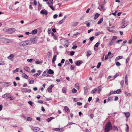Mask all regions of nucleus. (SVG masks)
<instances>
[{"instance_id":"obj_1","label":"nucleus","mask_w":132,"mask_h":132,"mask_svg":"<svg viewBox=\"0 0 132 132\" xmlns=\"http://www.w3.org/2000/svg\"><path fill=\"white\" fill-rule=\"evenodd\" d=\"M36 42L34 39H30L27 40L22 41L19 43V45L21 47H24L27 45H32Z\"/></svg>"},{"instance_id":"obj_2","label":"nucleus","mask_w":132,"mask_h":132,"mask_svg":"<svg viewBox=\"0 0 132 132\" xmlns=\"http://www.w3.org/2000/svg\"><path fill=\"white\" fill-rule=\"evenodd\" d=\"M113 127L111 123L108 122L106 124L104 129V132H108L112 129Z\"/></svg>"},{"instance_id":"obj_3","label":"nucleus","mask_w":132,"mask_h":132,"mask_svg":"<svg viewBox=\"0 0 132 132\" xmlns=\"http://www.w3.org/2000/svg\"><path fill=\"white\" fill-rule=\"evenodd\" d=\"M31 129L34 132H37L40 130V128L37 127H32L31 128Z\"/></svg>"},{"instance_id":"obj_4","label":"nucleus","mask_w":132,"mask_h":132,"mask_svg":"<svg viewBox=\"0 0 132 132\" xmlns=\"http://www.w3.org/2000/svg\"><path fill=\"white\" fill-rule=\"evenodd\" d=\"M14 56L15 55L14 54H11L7 57V59H8L10 60L11 61H13V59L14 58Z\"/></svg>"},{"instance_id":"obj_5","label":"nucleus","mask_w":132,"mask_h":132,"mask_svg":"<svg viewBox=\"0 0 132 132\" xmlns=\"http://www.w3.org/2000/svg\"><path fill=\"white\" fill-rule=\"evenodd\" d=\"M40 13L42 14H45V15H47L48 14L47 11L44 10H42L40 11Z\"/></svg>"},{"instance_id":"obj_6","label":"nucleus","mask_w":132,"mask_h":132,"mask_svg":"<svg viewBox=\"0 0 132 132\" xmlns=\"http://www.w3.org/2000/svg\"><path fill=\"white\" fill-rule=\"evenodd\" d=\"M9 34H12L15 32L16 30L14 28H9Z\"/></svg>"},{"instance_id":"obj_7","label":"nucleus","mask_w":132,"mask_h":132,"mask_svg":"<svg viewBox=\"0 0 132 132\" xmlns=\"http://www.w3.org/2000/svg\"><path fill=\"white\" fill-rule=\"evenodd\" d=\"M51 35L53 37V38L55 40H57V37L55 35L53 32H51Z\"/></svg>"},{"instance_id":"obj_8","label":"nucleus","mask_w":132,"mask_h":132,"mask_svg":"<svg viewBox=\"0 0 132 132\" xmlns=\"http://www.w3.org/2000/svg\"><path fill=\"white\" fill-rule=\"evenodd\" d=\"M82 63V62H80V61H77L75 63V64L77 66H79Z\"/></svg>"},{"instance_id":"obj_9","label":"nucleus","mask_w":132,"mask_h":132,"mask_svg":"<svg viewBox=\"0 0 132 132\" xmlns=\"http://www.w3.org/2000/svg\"><path fill=\"white\" fill-rule=\"evenodd\" d=\"M104 8L103 5L101 4L98 7V9L100 11H101L102 10H104Z\"/></svg>"},{"instance_id":"obj_10","label":"nucleus","mask_w":132,"mask_h":132,"mask_svg":"<svg viewBox=\"0 0 132 132\" xmlns=\"http://www.w3.org/2000/svg\"><path fill=\"white\" fill-rule=\"evenodd\" d=\"M65 111L67 112L68 113L70 112L69 108L67 106H65L64 108Z\"/></svg>"},{"instance_id":"obj_11","label":"nucleus","mask_w":132,"mask_h":132,"mask_svg":"<svg viewBox=\"0 0 132 132\" xmlns=\"http://www.w3.org/2000/svg\"><path fill=\"white\" fill-rule=\"evenodd\" d=\"M65 44L64 45L65 47H67L68 46L69 42L68 40H66L64 42Z\"/></svg>"},{"instance_id":"obj_12","label":"nucleus","mask_w":132,"mask_h":132,"mask_svg":"<svg viewBox=\"0 0 132 132\" xmlns=\"http://www.w3.org/2000/svg\"><path fill=\"white\" fill-rule=\"evenodd\" d=\"M38 73L35 74L34 75V76H36L37 77L39 76L41 74V71L40 70H38Z\"/></svg>"},{"instance_id":"obj_13","label":"nucleus","mask_w":132,"mask_h":132,"mask_svg":"<svg viewBox=\"0 0 132 132\" xmlns=\"http://www.w3.org/2000/svg\"><path fill=\"white\" fill-rule=\"evenodd\" d=\"M125 84L126 85H128V82H127L128 78H127V75H126L125 76Z\"/></svg>"},{"instance_id":"obj_14","label":"nucleus","mask_w":132,"mask_h":132,"mask_svg":"<svg viewBox=\"0 0 132 132\" xmlns=\"http://www.w3.org/2000/svg\"><path fill=\"white\" fill-rule=\"evenodd\" d=\"M24 69L27 71L29 72L30 71L29 68L27 66H25L24 68Z\"/></svg>"},{"instance_id":"obj_15","label":"nucleus","mask_w":132,"mask_h":132,"mask_svg":"<svg viewBox=\"0 0 132 132\" xmlns=\"http://www.w3.org/2000/svg\"><path fill=\"white\" fill-rule=\"evenodd\" d=\"M13 42V40L12 39H8L6 38L5 42L8 43H11Z\"/></svg>"},{"instance_id":"obj_16","label":"nucleus","mask_w":132,"mask_h":132,"mask_svg":"<svg viewBox=\"0 0 132 132\" xmlns=\"http://www.w3.org/2000/svg\"><path fill=\"white\" fill-rule=\"evenodd\" d=\"M57 55H55L54 56L53 59L52 60V62L53 63H54L56 60Z\"/></svg>"},{"instance_id":"obj_17","label":"nucleus","mask_w":132,"mask_h":132,"mask_svg":"<svg viewBox=\"0 0 132 132\" xmlns=\"http://www.w3.org/2000/svg\"><path fill=\"white\" fill-rule=\"evenodd\" d=\"M124 113L126 118H128L130 116V113L129 112H124Z\"/></svg>"},{"instance_id":"obj_18","label":"nucleus","mask_w":132,"mask_h":132,"mask_svg":"<svg viewBox=\"0 0 132 132\" xmlns=\"http://www.w3.org/2000/svg\"><path fill=\"white\" fill-rule=\"evenodd\" d=\"M6 38H0V41L2 42L3 43H4L5 42V40Z\"/></svg>"},{"instance_id":"obj_19","label":"nucleus","mask_w":132,"mask_h":132,"mask_svg":"<svg viewBox=\"0 0 132 132\" xmlns=\"http://www.w3.org/2000/svg\"><path fill=\"white\" fill-rule=\"evenodd\" d=\"M22 76L24 78L26 79H28V76L24 73H23L22 75Z\"/></svg>"},{"instance_id":"obj_20","label":"nucleus","mask_w":132,"mask_h":132,"mask_svg":"<svg viewBox=\"0 0 132 132\" xmlns=\"http://www.w3.org/2000/svg\"><path fill=\"white\" fill-rule=\"evenodd\" d=\"M23 89L25 90V92H26L30 93L31 92V90L29 89L24 88Z\"/></svg>"},{"instance_id":"obj_21","label":"nucleus","mask_w":132,"mask_h":132,"mask_svg":"<svg viewBox=\"0 0 132 132\" xmlns=\"http://www.w3.org/2000/svg\"><path fill=\"white\" fill-rule=\"evenodd\" d=\"M9 95V94L8 93H6L5 94L3 95L2 96V98H5L7 97Z\"/></svg>"},{"instance_id":"obj_22","label":"nucleus","mask_w":132,"mask_h":132,"mask_svg":"<svg viewBox=\"0 0 132 132\" xmlns=\"http://www.w3.org/2000/svg\"><path fill=\"white\" fill-rule=\"evenodd\" d=\"M103 18H101L99 20V21L97 23L98 24H99L101 23L103 21Z\"/></svg>"},{"instance_id":"obj_23","label":"nucleus","mask_w":132,"mask_h":132,"mask_svg":"<svg viewBox=\"0 0 132 132\" xmlns=\"http://www.w3.org/2000/svg\"><path fill=\"white\" fill-rule=\"evenodd\" d=\"M115 42L113 40H111L108 44V45L110 46L112 45Z\"/></svg>"},{"instance_id":"obj_24","label":"nucleus","mask_w":132,"mask_h":132,"mask_svg":"<svg viewBox=\"0 0 132 132\" xmlns=\"http://www.w3.org/2000/svg\"><path fill=\"white\" fill-rule=\"evenodd\" d=\"M91 54V52L90 51H87L86 56L87 57H89Z\"/></svg>"},{"instance_id":"obj_25","label":"nucleus","mask_w":132,"mask_h":132,"mask_svg":"<svg viewBox=\"0 0 132 132\" xmlns=\"http://www.w3.org/2000/svg\"><path fill=\"white\" fill-rule=\"evenodd\" d=\"M54 119V118L53 117H51L50 118L47 119L46 121L48 122H50L51 120Z\"/></svg>"},{"instance_id":"obj_26","label":"nucleus","mask_w":132,"mask_h":132,"mask_svg":"<svg viewBox=\"0 0 132 132\" xmlns=\"http://www.w3.org/2000/svg\"><path fill=\"white\" fill-rule=\"evenodd\" d=\"M100 14L98 13H96L94 17V20H96L97 18L99 16Z\"/></svg>"},{"instance_id":"obj_27","label":"nucleus","mask_w":132,"mask_h":132,"mask_svg":"<svg viewBox=\"0 0 132 132\" xmlns=\"http://www.w3.org/2000/svg\"><path fill=\"white\" fill-rule=\"evenodd\" d=\"M111 53V52H108L107 55L105 56V60H106L108 58V56Z\"/></svg>"},{"instance_id":"obj_28","label":"nucleus","mask_w":132,"mask_h":132,"mask_svg":"<svg viewBox=\"0 0 132 132\" xmlns=\"http://www.w3.org/2000/svg\"><path fill=\"white\" fill-rule=\"evenodd\" d=\"M48 73L49 74H52L54 73V71L51 69H50L48 71Z\"/></svg>"},{"instance_id":"obj_29","label":"nucleus","mask_w":132,"mask_h":132,"mask_svg":"<svg viewBox=\"0 0 132 132\" xmlns=\"http://www.w3.org/2000/svg\"><path fill=\"white\" fill-rule=\"evenodd\" d=\"M3 30L4 31L9 33V28H5L3 29Z\"/></svg>"},{"instance_id":"obj_30","label":"nucleus","mask_w":132,"mask_h":132,"mask_svg":"<svg viewBox=\"0 0 132 132\" xmlns=\"http://www.w3.org/2000/svg\"><path fill=\"white\" fill-rule=\"evenodd\" d=\"M37 30L36 29H34L32 31L31 33L32 34H35L37 33Z\"/></svg>"},{"instance_id":"obj_31","label":"nucleus","mask_w":132,"mask_h":132,"mask_svg":"<svg viewBox=\"0 0 132 132\" xmlns=\"http://www.w3.org/2000/svg\"><path fill=\"white\" fill-rule=\"evenodd\" d=\"M127 25L128 24L127 23H123V24L121 26V28H124L127 26Z\"/></svg>"},{"instance_id":"obj_32","label":"nucleus","mask_w":132,"mask_h":132,"mask_svg":"<svg viewBox=\"0 0 132 132\" xmlns=\"http://www.w3.org/2000/svg\"><path fill=\"white\" fill-rule=\"evenodd\" d=\"M126 127L125 130L126 132H128L129 130V127L128 126L127 124H126Z\"/></svg>"},{"instance_id":"obj_33","label":"nucleus","mask_w":132,"mask_h":132,"mask_svg":"<svg viewBox=\"0 0 132 132\" xmlns=\"http://www.w3.org/2000/svg\"><path fill=\"white\" fill-rule=\"evenodd\" d=\"M64 22V19H62L59 22V24H61L63 23Z\"/></svg>"},{"instance_id":"obj_34","label":"nucleus","mask_w":132,"mask_h":132,"mask_svg":"<svg viewBox=\"0 0 132 132\" xmlns=\"http://www.w3.org/2000/svg\"><path fill=\"white\" fill-rule=\"evenodd\" d=\"M79 84L77 83L75 85V87L77 89H78L79 87Z\"/></svg>"},{"instance_id":"obj_35","label":"nucleus","mask_w":132,"mask_h":132,"mask_svg":"<svg viewBox=\"0 0 132 132\" xmlns=\"http://www.w3.org/2000/svg\"><path fill=\"white\" fill-rule=\"evenodd\" d=\"M62 92L63 93H66V89L65 87H64L62 89Z\"/></svg>"},{"instance_id":"obj_36","label":"nucleus","mask_w":132,"mask_h":132,"mask_svg":"<svg viewBox=\"0 0 132 132\" xmlns=\"http://www.w3.org/2000/svg\"><path fill=\"white\" fill-rule=\"evenodd\" d=\"M112 129L114 130H116L117 131H118V129L117 128V127L115 126H113V127Z\"/></svg>"},{"instance_id":"obj_37","label":"nucleus","mask_w":132,"mask_h":132,"mask_svg":"<svg viewBox=\"0 0 132 132\" xmlns=\"http://www.w3.org/2000/svg\"><path fill=\"white\" fill-rule=\"evenodd\" d=\"M4 61L2 60H0V65L4 64Z\"/></svg>"},{"instance_id":"obj_38","label":"nucleus","mask_w":132,"mask_h":132,"mask_svg":"<svg viewBox=\"0 0 132 132\" xmlns=\"http://www.w3.org/2000/svg\"><path fill=\"white\" fill-rule=\"evenodd\" d=\"M47 72L46 71H45L43 72V73L42 76H45L47 74Z\"/></svg>"},{"instance_id":"obj_39","label":"nucleus","mask_w":132,"mask_h":132,"mask_svg":"<svg viewBox=\"0 0 132 132\" xmlns=\"http://www.w3.org/2000/svg\"><path fill=\"white\" fill-rule=\"evenodd\" d=\"M47 90L48 92H49L50 93L52 92V88L49 87L48 88Z\"/></svg>"},{"instance_id":"obj_40","label":"nucleus","mask_w":132,"mask_h":132,"mask_svg":"<svg viewBox=\"0 0 132 132\" xmlns=\"http://www.w3.org/2000/svg\"><path fill=\"white\" fill-rule=\"evenodd\" d=\"M97 90L96 88L94 89L91 92V94H93L95 93L97 91Z\"/></svg>"},{"instance_id":"obj_41","label":"nucleus","mask_w":132,"mask_h":132,"mask_svg":"<svg viewBox=\"0 0 132 132\" xmlns=\"http://www.w3.org/2000/svg\"><path fill=\"white\" fill-rule=\"evenodd\" d=\"M123 57L122 56H119L117 57L116 58V60H119L123 58Z\"/></svg>"},{"instance_id":"obj_42","label":"nucleus","mask_w":132,"mask_h":132,"mask_svg":"<svg viewBox=\"0 0 132 132\" xmlns=\"http://www.w3.org/2000/svg\"><path fill=\"white\" fill-rule=\"evenodd\" d=\"M29 83L30 84H33L34 83V81L33 80H29Z\"/></svg>"},{"instance_id":"obj_43","label":"nucleus","mask_w":132,"mask_h":132,"mask_svg":"<svg viewBox=\"0 0 132 132\" xmlns=\"http://www.w3.org/2000/svg\"><path fill=\"white\" fill-rule=\"evenodd\" d=\"M84 24H86L87 26L89 27L90 26V24L89 22H87V21H85L84 22Z\"/></svg>"},{"instance_id":"obj_44","label":"nucleus","mask_w":132,"mask_h":132,"mask_svg":"<svg viewBox=\"0 0 132 132\" xmlns=\"http://www.w3.org/2000/svg\"><path fill=\"white\" fill-rule=\"evenodd\" d=\"M102 33H103L102 32H96L95 33V35L96 36H98L100 34H101Z\"/></svg>"},{"instance_id":"obj_45","label":"nucleus","mask_w":132,"mask_h":132,"mask_svg":"<svg viewBox=\"0 0 132 132\" xmlns=\"http://www.w3.org/2000/svg\"><path fill=\"white\" fill-rule=\"evenodd\" d=\"M28 103L30 105H31V106H33V105L34 104V103L33 102L30 101H29L28 102Z\"/></svg>"},{"instance_id":"obj_46","label":"nucleus","mask_w":132,"mask_h":132,"mask_svg":"<svg viewBox=\"0 0 132 132\" xmlns=\"http://www.w3.org/2000/svg\"><path fill=\"white\" fill-rule=\"evenodd\" d=\"M116 93L117 94H119L121 93V92L120 89H118L116 91Z\"/></svg>"},{"instance_id":"obj_47","label":"nucleus","mask_w":132,"mask_h":132,"mask_svg":"<svg viewBox=\"0 0 132 132\" xmlns=\"http://www.w3.org/2000/svg\"><path fill=\"white\" fill-rule=\"evenodd\" d=\"M19 68H17L15 70H14L13 71V73H14L18 72Z\"/></svg>"},{"instance_id":"obj_48","label":"nucleus","mask_w":132,"mask_h":132,"mask_svg":"<svg viewBox=\"0 0 132 132\" xmlns=\"http://www.w3.org/2000/svg\"><path fill=\"white\" fill-rule=\"evenodd\" d=\"M77 92V90L75 88H73L72 90V92L73 93H76Z\"/></svg>"},{"instance_id":"obj_49","label":"nucleus","mask_w":132,"mask_h":132,"mask_svg":"<svg viewBox=\"0 0 132 132\" xmlns=\"http://www.w3.org/2000/svg\"><path fill=\"white\" fill-rule=\"evenodd\" d=\"M117 37L116 36H114L113 37L112 39V40L115 42V40L117 39Z\"/></svg>"},{"instance_id":"obj_50","label":"nucleus","mask_w":132,"mask_h":132,"mask_svg":"<svg viewBox=\"0 0 132 132\" xmlns=\"http://www.w3.org/2000/svg\"><path fill=\"white\" fill-rule=\"evenodd\" d=\"M32 120V118L30 117H28L27 118V121H31Z\"/></svg>"},{"instance_id":"obj_51","label":"nucleus","mask_w":132,"mask_h":132,"mask_svg":"<svg viewBox=\"0 0 132 132\" xmlns=\"http://www.w3.org/2000/svg\"><path fill=\"white\" fill-rule=\"evenodd\" d=\"M113 99V97H109L107 99V101H109L110 100H111Z\"/></svg>"},{"instance_id":"obj_52","label":"nucleus","mask_w":132,"mask_h":132,"mask_svg":"<svg viewBox=\"0 0 132 132\" xmlns=\"http://www.w3.org/2000/svg\"><path fill=\"white\" fill-rule=\"evenodd\" d=\"M120 85H121V87H122L123 86V85L124 84V81L123 80H122L120 82Z\"/></svg>"},{"instance_id":"obj_53","label":"nucleus","mask_w":132,"mask_h":132,"mask_svg":"<svg viewBox=\"0 0 132 132\" xmlns=\"http://www.w3.org/2000/svg\"><path fill=\"white\" fill-rule=\"evenodd\" d=\"M84 94L85 95H86V94H87V91H88V90H87V89L84 88Z\"/></svg>"},{"instance_id":"obj_54","label":"nucleus","mask_w":132,"mask_h":132,"mask_svg":"<svg viewBox=\"0 0 132 132\" xmlns=\"http://www.w3.org/2000/svg\"><path fill=\"white\" fill-rule=\"evenodd\" d=\"M99 42H97L95 44L94 46L96 47H97L99 46Z\"/></svg>"},{"instance_id":"obj_55","label":"nucleus","mask_w":132,"mask_h":132,"mask_svg":"<svg viewBox=\"0 0 132 132\" xmlns=\"http://www.w3.org/2000/svg\"><path fill=\"white\" fill-rule=\"evenodd\" d=\"M7 98L9 99L10 100H13L14 99V98L13 97L10 96H9L8 97H7Z\"/></svg>"},{"instance_id":"obj_56","label":"nucleus","mask_w":132,"mask_h":132,"mask_svg":"<svg viewBox=\"0 0 132 132\" xmlns=\"http://www.w3.org/2000/svg\"><path fill=\"white\" fill-rule=\"evenodd\" d=\"M101 88V86H99L97 88L98 89V94L100 93V91H101V88Z\"/></svg>"},{"instance_id":"obj_57","label":"nucleus","mask_w":132,"mask_h":132,"mask_svg":"<svg viewBox=\"0 0 132 132\" xmlns=\"http://www.w3.org/2000/svg\"><path fill=\"white\" fill-rule=\"evenodd\" d=\"M116 65L117 66H119L121 65V64L120 63L118 62H116Z\"/></svg>"},{"instance_id":"obj_58","label":"nucleus","mask_w":132,"mask_h":132,"mask_svg":"<svg viewBox=\"0 0 132 132\" xmlns=\"http://www.w3.org/2000/svg\"><path fill=\"white\" fill-rule=\"evenodd\" d=\"M101 63L100 62H99L97 66V68H99L101 65Z\"/></svg>"},{"instance_id":"obj_59","label":"nucleus","mask_w":132,"mask_h":132,"mask_svg":"<svg viewBox=\"0 0 132 132\" xmlns=\"http://www.w3.org/2000/svg\"><path fill=\"white\" fill-rule=\"evenodd\" d=\"M64 131V130L63 128H59V132H63Z\"/></svg>"},{"instance_id":"obj_60","label":"nucleus","mask_w":132,"mask_h":132,"mask_svg":"<svg viewBox=\"0 0 132 132\" xmlns=\"http://www.w3.org/2000/svg\"><path fill=\"white\" fill-rule=\"evenodd\" d=\"M35 63L37 64H39L41 63V62L39 60L36 61Z\"/></svg>"},{"instance_id":"obj_61","label":"nucleus","mask_w":132,"mask_h":132,"mask_svg":"<svg viewBox=\"0 0 132 132\" xmlns=\"http://www.w3.org/2000/svg\"><path fill=\"white\" fill-rule=\"evenodd\" d=\"M77 105H79V106H81V105L82 104V103H81V102H77Z\"/></svg>"},{"instance_id":"obj_62","label":"nucleus","mask_w":132,"mask_h":132,"mask_svg":"<svg viewBox=\"0 0 132 132\" xmlns=\"http://www.w3.org/2000/svg\"><path fill=\"white\" fill-rule=\"evenodd\" d=\"M38 102L39 103L42 104L43 103V101L42 100H38Z\"/></svg>"},{"instance_id":"obj_63","label":"nucleus","mask_w":132,"mask_h":132,"mask_svg":"<svg viewBox=\"0 0 132 132\" xmlns=\"http://www.w3.org/2000/svg\"><path fill=\"white\" fill-rule=\"evenodd\" d=\"M78 22H75L73 23V26H76L78 25Z\"/></svg>"},{"instance_id":"obj_64","label":"nucleus","mask_w":132,"mask_h":132,"mask_svg":"<svg viewBox=\"0 0 132 132\" xmlns=\"http://www.w3.org/2000/svg\"><path fill=\"white\" fill-rule=\"evenodd\" d=\"M93 29H90L88 31V33H90L91 32L93 31Z\"/></svg>"}]
</instances>
